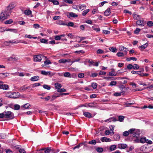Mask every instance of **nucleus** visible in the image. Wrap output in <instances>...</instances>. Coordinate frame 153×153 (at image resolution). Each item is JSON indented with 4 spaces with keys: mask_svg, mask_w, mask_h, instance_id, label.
Masks as SVG:
<instances>
[{
    "mask_svg": "<svg viewBox=\"0 0 153 153\" xmlns=\"http://www.w3.org/2000/svg\"><path fill=\"white\" fill-rule=\"evenodd\" d=\"M20 94L18 92H8L5 94V97L10 98L16 99L19 97Z\"/></svg>",
    "mask_w": 153,
    "mask_h": 153,
    "instance_id": "f257e3e1",
    "label": "nucleus"
},
{
    "mask_svg": "<svg viewBox=\"0 0 153 153\" xmlns=\"http://www.w3.org/2000/svg\"><path fill=\"white\" fill-rule=\"evenodd\" d=\"M10 14V11L7 10L1 13L0 16V20H4L8 18Z\"/></svg>",
    "mask_w": 153,
    "mask_h": 153,
    "instance_id": "f03ea898",
    "label": "nucleus"
},
{
    "mask_svg": "<svg viewBox=\"0 0 153 153\" xmlns=\"http://www.w3.org/2000/svg\"><path fill=\"white\" fill-rule=\"evenodd\" d=\"M130 134H132L133 137L138 138L140 134V131L139 130H136L134 128H131L129 130Z\"/></svg>",
    "mask_w": 153,
    "mask_h": 153,
    "instance_id": "7ed1b4c3",
    "label": "nucleus"
},
{
    "mask_svg": "<svg viewBox=\"0 0 153 153\" xmlns=\"http://www.w3.org/2000/svg\"><path fill=\"white\" fill-rule=\"evenodd\" d=\"M5 113V118H8L9 119H12L14 118V114L10 111L4 112Z\"/></svg>",
    "mask_w": 153,
    "mask_h": 153,
    "instance_id": "20e7f679",
    "label": "nucleus"
},
{
    "mask_svg": "<svg viewBox=\"0 0 153 153\" xmlns=\"http://www.w3.org/2000/svg\"><path fill=\"white\" fill-rule=\"evenodd\" d=\"M41 56L42 57H45L46 58V57L43 56V55L42 56L41 55H35L34 56L33 58L34 61L41 62L42 59Z\"/></svg>",
    "mask_w": 153,
    "mask_h": 153,
    "instance_id": "39448f33",
    "label": "nucleus"
},
{
    "mask_svg": "<svg viewBox=\"0 0 153 153\" xmlns=\"http://www.w3.org/2000/svg\"><path fill=\"white\" fill-rule=\"evenodd\" d=\"M67 16L68 18H70L71 17H77L78 16V15L74 13L71 12L68 13L67 15Z\"/></svg>",
    "mask_w": 153,
    "mask_h": 153,
    "instance_id": "423d86ee",
    "label": "nucleus"
},
{
    "mask_svg": "<svg viewBox=\"0 0 153 153\" xmlns=\"http://www.w3.org/2000/svg\"><path fill=\"white\" fill-rule=\"evenodd\" d=\"M119 49L120 51H123L124 52H125V54H127L128 49L127 48L121 45L119 46Z\"/></svg>",
    "mask_w": 153,
    "mask_h": 153,
    "instance_id": "0eeeda50",
    "label": "nucleus"
},
{
    "mask_svg": "<svg viewBox=\"0 0 153 153\" xmlns=\"http://www.w3.org/2000/svg\"><path fill=\"white\" fill-rule=\"evenodd\" d=\"M86 6L85 4H81L78 6L77 7V10H79L82 11L86 8Z\"/></svg>",
    "mask_w": 153,
    "mask_h": 153,
    "instance_id": "6e6552de",
    "label": "nucleus"
},
{
    "mask_svg": "<svg viewBox=\"0 0 153 153\" xmlns=\"http://www.w3.org/2000/svg\"><path fill=\"white\" fill-rule=\"evenodd\" d=\"M88 62L90 64L89 65V66H91V65H93L94 66H97L98 65L99 63L98 62H95L93 60H89Z\"/></svg>",
    "mask_w": 153,
    "mask_h": 153,
    "instance_id": "1a4fd4ad",
    "label": "nucleus"
},
{
    "mask_svg": "<svg viewBox=\"0 0 153 153\" xmlns=\"http://www.w3.org/2000/svg\"><path fill=\"white\" fill-rule=\"evenodd\" d=\"M101 141L102 142H110L112 140L111 139L106 137H103L100 138Z\"/></svg>",
    "mask_w": 153,
    "mask_h": 153,
    "instance_id": "9d476101",
    "label": "nucleus"
},
{
    "mask_svg": "<svg viewBox=\"0 0 153 153\" xmlns=\"http://www.w3.org/2000/svg\"><path fill=\"white\" fill-rule=\"evenodd\" d=\"M127 145L126 144H119L118 148L120 149H125L127 147Z\"/></svg>",
    "mask_w": 153,
    "mask_h": 153,
    "instance_id": "9b49d317",
    "label": "nucleus"
},
{
    "mask_svg": "<svg viewBox=\"0 0 153 153\" xmlns=\"http://www.w3.org/2000/svg\"><path fill=\"white\" fill-rule=\"evenodd\" d=\"M39 79V76H34L32 77L30 79L31 81H36Z\"/></svg>",
    "mask_w": 153,
    "mask_h": 153,
    "instance_id": "f8f14e48",
    "label": "nucleus"
},
{
    "mask_svg": "<svg viewBox=\"0 0 153 153\" xmlns=\"http://www.w3.org/2000/svg\"><path fill=\"white\" fill-rule=\"evenodd\" d=\"M117 120L115 118V117H110L109 118L105 120L104 121L105 122H110L112 121H113L114 122L116 121Z\"/></svg>",
    "mask_w": 153,
    "mask_h": 153,
    "instance_id": "ddd939ff",
    "label": "nucleus"
},
{
    "mask_svg": "<svg viewBox=\"0 0 153 153\" xmlns=\"http://www.w3.org/2000/svg\"><path fill=\"white\" fill-rule=\"evenodd\" d=\"M133 18L135 20H139L141 18V16L140 15H138L135 13H133Z\"/></svg>",
    "mask_w": 153,
    "mask_h": 153,
    "instance_id": "4468645a",
    "label": "nucleus"
},
{
    "mask_svg": "<svg viewBox=\"0 0 153 153\" xmlns=\"http://www.w3.org/2000/svg\"><path fill=\"white\" fill-rule=\"evenodd\" d=\"M83 114L85 116L88 118H91L92 117V114L89 112H83Z\"/></svg>",
    "mask_w": 153,
    "mask_h": 153,
    "instance_id": "2eb2a0df",
    "label": "nucleus"
},
{
    "mask_svg": "<svg viewBox=\"0 0 153 153\" xmlns=\"http://www.w3.org/2000/svg\"><path fill=\"white\" fill-rule=\"evenodd\" d=\"M136 23L137 24L140 26H144V23L143 20L139 19L137 21Z\"/></svg>",
    "mask_w": 153,
    "mask_h": 153,
    "instance_id": "dca6fc26",
    "label": "nucleus"
},
{
    "mask_svg": "<svg viewBox=\"0 0 153 153\" xmlns=\"http://www.w3.org/2000/svg\"><path fill=\"white\" fill-rule=\"evenodd\" d=\"M29 88H30V86L25 87L24 85L19 88V90L21 92H23Z\"/></svg>",
    "mask_w": 153,
    "mask_h": 153,
    "instance_id": "f3484780",
    "label": "nucleus"
},
{
    "mask_svg": "<svg viewBox=\"0 0 153 153\" xmlns=\"http://www.w3.org/2000/svg\"><path fill=\"white\" fill-rule=\"evenodd\" d=\"M55 86L56 89L59 90L61 88L62 85L60 83H56L55 84Z\"/></svg>",
    "mask_w": 153,
    "mask_h": 153,
    "instance_id": "a211bd4d",
    "label": "nucleus"
},
{
    "mask_svg": "<svg viewBox=\"0 0 153 153\" xmlns=\"http://www.w3.org/2000/svg\"><path fill=\"white\" fill-rule=\"evenodd\" d=\"M148 44L147 43H146L143 44L141 46H139V48H140L142 50H143L145 49L148 46Z\"/></svg>",
    "mask_w": 153,
    "mask_h": 153,
    "instance_id": "6ab92c4d",
    "label": "nucleus"
},
{
    "mask_svg": "<svg viewBox=\"0 0 153 153\" xmlns=\"http://www.w3.org/2000/svg\"><path fill=\"white\" fill-rule=\"evenodd\" d=\"M24 14L26 15H29L31 14L32 13L31 11L29 10H25L24 11Z\"/></svg>",
    "mask_w": 153,
    "mask_h": 153,
    "instance_id": "aec40b11",
    "label": "nucleus"
},
{
    "mask_svg": "<svg viewBox=\"0 0 153 153\" xmlns=\"http://www.w3.org/2000/svg\"><path fill=\"white\" fill-rule=\"evenodd\" d=\"M126 54H125V52H124V53L118 52L117 53V55L118 57L123 56Z\"/></svg>",
    "mask_w": 153,
    "mask_h": 153,
    "instance_id": "412c9836",
    "label": "nucleus"
},
{
    "mask_svg": "<svg viewBox=\"0 0 153 153\" xmlns=\"http://www.w3.org/2000/svg\"><path fill=\"white\" fill-rule=\"evenodd\" d=\"M50 2L53 3L55 5H58L59 4V2L56 0H48Z\"/></svg>",
    "mask_w": 153,
    "mask_h": 153,
    "instance_id": "4be33fe9",
    "label": "nucleus"
},
{
    "mask_svg": "<svg viewBox=\"0 0 153 153\" xmlns=\"http://www.w3.org/2000/svg\"><path fill=\"white\" fill-rule=\"evenodd\" d=\"M109 149L111 151H113L116 149V146L115 145H111L110 146Z\"/></svg>",
    "mask_w": 153,
    "mask_h": 153,
    "instance_id": "5701e85b",
    "label": "nucleus"
},
{
    "mask_svg": "<svg viewBox=\"0 0 153 153\" xmlns=\"http://www.w3.org/2000/svg\"><path fill=\"white\" fill-rule=\"evenodd\" d=\"M113 138L115 140H117L120 139V135L119 134H115L113 137Z\"/></svg>",
    "mask_w": 153,
    "mask_h": 153,
    "instance_id": "b1692460",
    "label": "nucleus"
},
{
    "mask_svg": "<svg viewBox=\"0 0 153 153\" xmlns=\"http://www.w3.org/2000/svg\"><path fill=\"white\" fill-rule=\"evenodd\" d=\"M5 31H10L11 32H13L15 33H16L17 32V30L16 29H6Z\"/></svg>",
    "mask_w": 153,
    "mask_h": 153,
    "instance_id": "393cba45",
    "label": "nucleus"
},
{
    "mask_svg": "<svg viewBox=\"0 0 153 153\" xmlns=\"http://www.w3.org/2000/svg\"><path fill=\"white\" fill-rule=\"evenodd\" d=\"M110 13V8H108L104 12V14L105 16H108L109 15Z\"/></svg>",
    "mask_w": 153,
    "mask_h": 153,
    "instance_id": "a878e982",
    "label": "nucleus"
},
{
    "mask_svg": "<svg viewBox=\"0 0 153 153\" xmlns=\"http://www.w3.org/2000/svg\"><path fill=\"white\" fill-rule=\"evenodd\" d=\"M125 92L124 91H122L120 93H118L116 92L114 94V96L117 97L120 96L121 95V94H124Z\"/></svg>",
    "mask_w": 153,
    "mask_h": 153,
    "instance_id": "bb28decb",
    "label": "nucleus"
},
{
    "mask_svg": "<svg viewBox=\"0 0 153 153\" xmlns=\"http://www.w3.org/2000/svg\"><path fill=\"white\" fill-rule=\"evenodd\" d=\"M58 62L60 63H64L67 62H69L68 60L66 59H62L59 60Z\"/></svg>",
    "mask_w": 153,
    "mask_h": 153,
    "instance_id": "cd10ccee",
    "label": "nucleus"
},
{
    "mask_svg": "<svg viewBox=\"0 0 153 153\" xmlns=\"http://www.w3.org/2000/svg\"><path fill=\"white\" fill-rule=\"evenodd\" d=\"M56 24L59 25H66V23H64L63 21L61 20L57 22Z\"/></svg>",
    "mask_w": 153,
    "mask_h": 153,
    "instance_id": "c85d7f7f",
    "label": "nucleus"
},
{
    "mask_svg": "<svg viewBox=\"0 0 153 153\" xmlns=\"http://www.w3.org/2000/svg\"><path fill=\"white\" fill-rule=\"evenodd\" d=\"M9 88V86L6 84H3L2 85L1 87V89L7 90Z\"/></svg>",
    "mask_w": 153,
    "mask_h": 153,
    "instance_id": "c756f323",
    "label": "nucleus"
},
{
    "mask_svg": "<svg viewBox=\"0 0 153 153\" xmlns=\"http://www.w3.org/2000/svg\"><path fill=\"white\" fill-rule=\"evenodd\" d=\"M51 148V147L45 148L44 152L45 153H49L52 150Z\"/></svg>",
    "mask_w": 153,
    "mask_h": 153,
    "instance_id": "7c9ffc66",
    "label": "nucleus"
},
{
    "mask_svg": "<svg viewBox=\"0 0 153 153\" xmlns=\"http://www.w3.org/2000/svg\"><path fill=\"white\" fill-rule=\"evenodd\" d=\"M137 60V59L135 57H130L129 58H128L126 59V60L127 61H130L131 60H133L134 61H136Z\"/></svg>",
    "mask_w": 153,
    "mask_h": 153,
    "instance_id": "2f4dec72",
    "label": "nucleus"
},
{
    "mask_svg": "<svg viewBox=\"0 0 153 153\" xmlns=\"http://www.w3.org/2000/svg\"><path fill=\"white\" fill-rule=\"evenodd\" d=\"M16 42V44L20 42L23 43L24 44H27V42L23 40H17Z\"/></svg>",
    "mask_w": 153,
    "mask_h": 153,
    "instance_id": "473e14b6",
    "label": "nucleus"
},
{
    "mask_svg": "<svg viewBox=\"0 0 153 153\" xmlns=\"http://www.w3.org/2000/svg\"><path fill=\"white\" fill-rule=\"evenodd\" d=\"M125 118V117L123 116H120L118 117V120L120 122H122L123 121Z\"/></svg>",
    "mask_w": 153,
    "mask_h": 153,
    "instance_id": "72a5a7b5",
    "label": "nucleus"
},
{
    "mask_svg": "<svg viewBox=\"0 0 153 153\" xmlns=\"http://www.w3.org/2000/svg\"><path fill=\"white\" fill-rule=\"evenodd\" d=\"M40 42L42 43L48 44V40L45 39H41L40 40Z\"/></svg>",
    "mask_w": 153,
    "mask_h": 153,
    "instance_id": "f704fd0d",
    "label": "nucleus"
},
{
    "mask_svg": "<svg viewBox=\"0 0 153 153\" xmlns=\"http://www.w3.org/2000/svg\"><path fill=\"white\" fill-rule=\"evenodd\" d=\"M83 144H84V143H80L79 144H78V145L75 146L74 148H73V150H75L76 149H78Z\"/></svg>",
    "mask_w": 153,
    "mask_h": 153,
    "instance_id": "c9c22d12",
    "label": "nucleus"
},
{
    "mask_svg": "<svg viewBox=\"0 0 153 153\" xmlns=\"http://www.w3.org/2000/svg\"><path fill=\"white\" fill-rule=\"evenodd\" d=\"M117 73L114 71H111L109 72L108 75L110 76H115L117 75Z\"/></svg>",
    "mask_w": 153,
    "mask_h": 153,
    "instance_id": "e433bc0d",
    "label": "nucleus"
},
{
    "mask_svg": "<svg viewBox=\"0 0 153 153\" xmlns=\"http://www.w3.org/2000/svg\"><path fill=\"white\" fill-rule=\"evenodd\" d=\"M31 106L30 104L29 103H26L24 105H23V107L25 109H28Z\"/></svg>",
    "mask_w": 153,
    "mask_h": 153,
    "instance_id": "4c0bfd02",
    "label": "nucleus"
},
{
    "mask_svg": "<svg viewBox=\"0 0 153 153\" xmlns=\"http://www.w3.org/2000/svg\"><path fill=\"white\" fill-rule=\"evenodd\" d=\"M41 74H42L45 75H47L48 74H50V72H46V71H41Z\"/></svg>",
    "mask_w": 153,
    "mask_h": 153,
    "instance_id": "58836bf2",
    "label": "nucleus"
},
{
    "mask_svg": "<svg viewBox=\"0 0 153 153\" xmlns=\"http://www.w3.org/2000/svg\"><path fill=\"white\" fill-rule=\"evenodd\" d=\"M146 138L145 137H142L140 140V142L142 143H144L146 142Z\"/></svg>",
    "mask_w": 153,
    "mask_h": 153,
    "instance_id": "ea45409f",
    "label": "nucleus"
},
{
    "mask_svg": "<svg viewBox=\"0 0 153 153\" xmlns=\"http://www.w3.org/2000/svg\"><path fill=\"white\" fill-rule=\"evenodd\" d=\"M110 50L113 52H115L117 50L116 48L114 47H110L109 48Z\"/></svg>",
    "mask_w": 153,
    "mask_h": 153,
    "instance_id": "a19ab883",
    "label": "nucleus"
},
{
    "mask_svg": "<svg viewBox=\"0 0 153 153\" xmlns=\"http://www.w3.org/2000/svg\"><path fill=\"white\" fill-rule=\"evenodd\" d=\"M96 150L98 152L101 153L103 151V149L101 147H97L96 149Z\"/></svg>",
    "mask_w": 153,
    "mask_h": 153,
    "instance_id": "79ce46f5",
    "label": "nucleus"
},
{
    "mask_svg": "<svg viewBox=\"0 0 153 153\" xmlns=\"http://www.w3.org/2000/svg\"><path fill=\"white\" fill-rule=\"evenodd\" d=\"M130 134V132H129V130L128 131H126L123 132V135L126 137L128 136L129 134Z\"/></svg>",
    "mask_w": 153,
    "mask_h": 153,
    "instance_id": "37998d69",
    "label": "nucleus"
},
{
    "mask_svg": "<svg viewBox=\"0 0 153 153\" xmlns=\"http://www.w3.org/2000/svg\"><path fill=\"white\" fill-rule=\"evenodd\" d=\"M74 23L71 22H69L68 23L66 24L65 25H67L68 27H74Z\"/></svg>",
    "mask_w": 153,
    "mask_h": 153,
    "instance_id": "c03bdc74",
    "label": "nucleus"
},
{
    "mask_svg": "<svg viewBox=\"0 0 153 153\" xmlns=\"http://www.w3.org/2000/svg\"><path fill=\"white\" fill-rule=\"evenodd\" d=\"M89 9H87L84 10L82 12V15L83 16H85L89 11Z\"/></svg>",
    "mask_w": 153,
    "mask_h": 153,
    "instance_id": "a18cd8bd",
    "label": "nucleus"
},
{
    "mask_svg": "<svg viewBox=\"0 0 153 153\" xmlns=\"http://www.w3.org/2000/svg\"><path fill=\"white\" fill-rule=\"evenodd\" d=\"M71 74L69 72H65L64 74V76L65 77H71Z\"/></svg>",
    "mask_w": 153,
    "mask_h": 153,
    "instance_id": "49530a36",
    "label": "nucleus"
},
{
    "mask_svg": "<svg viewBox=\"0 0 153 153\" xmlns=\"http://www.w3.org/2000/svg\"><path fill=\"white\" fill-rule=\"evenodd\" d=\"M43 87L44 88L47 90H50L51 88L50 86L47 85H43Z\"/></svg>",
    "mask_w": 153,
    "mask_h": 153,
    "instance_id": "de8ad7c7",
    "label": "nucleus"
},
{
    "mask_svg": "<svg viewBox=\"0 0 153 153\" xmlns=\"http://www.w3.org/2000/svg\"><path fill=\"white\" fill-rule=\"evenodd\" d=\"M13 22V20L12 19H10L9 20L6 21L5 22V24H10L12 23Z\"/></svg>",
    "mask_w": 153,
    "mask_h": 153,
    "instance_id": "09e8293b",
    "label": "nucleus"
},
{
    "mask_svg": "<svg viewBox=\"0 0 153 153\" xmlns=\"http://www.w3.org/2000/svg\"><path fill=\"white\" fill-rule=\"evenodd\" d=\"M91 86L94 89H96L97 87V84L96 83H92Z\"/></svg>",
    "mask_w": 153,
    "mask_h": 153,
    "instance_id": "8fccbe9b",
    "label": "nucleus"
},
{
    "mask_svg": "<svg viewBox=\"0 0 153 153\" xmlns=\"http://www.w3.org/2000/svg\"><path fill=\"white\" fill-rule=\"evenodd\" d=\"M147 25L148 26L151 27L153 26V22L151 21H149L147 22Z\"/></svg>",
    "mask_w": 153,
    "mask_h": 153,
    "instance_id": "3c124183",
    "label": "nucleus"
},
{
    "mask_svg": "<svg viewBox=\"0 0 153 153\" xmlns=\"http://www.w3.org/2000/svg\"><path fill=\"white\" fill-rule=\"evenodd\" d=\"M88 143L90 144L95 145L96 143V142L95 140H93L91 141H89L88 142Z\"/></svg>",
    "mask_w": 153,
    "mask_h": 153,
    "instance_id": "603ef678",
    "label": "nucleus"
},
{
    "mask_svg": "<svg viewBox=\"0 0 153 153\" xmlns=\"http://www.w3.org/2000/svg\"><path fill=\"white\" fill-rule=\"evenodd\" d=\"M139 68V66L137 64H134L133 66V69L134 70H137Z\"/></svg>",
    "mask_w": 153,
    "mask_h": 153,
    "instance_id": "864d4df0",
    "label": "nucleus"
},
{
    "mask_svg": "<svg viewBox=\"0 0 153 153\" xmlns=\"http://www.w3.org/2000/svg\"><path fill=\"white\" fill-rule=\"evenodd\" d=\"M117 84L116 81H112L109 84V85L114 86L115 85Z\"/></svg>",
    "mask_w": 153,
    "mask_h": 153,
    "instance_id": "5fc2aeb1",
    "label": "nucleus"
},
{
    "mask_svg": "<svg viewBox=\"0 0 153 153\" xmlns=\"http://www.w3.org/2000/svg\"><path fill=\"white\" fill-rule=\"evenodd\" d=\"M20 106L18 104L15 105H14V109L16 110H18L19 109Z\"/></svg>",
    "mask_w": 153,
    "mask_h": 153,
    "instance_id": "6e6d98bb",
    "label": "nucleus"
},
{
    "mask_svg": "<svg viewBox=\"0 0 153 153\" xmlns=\"http://www.w3.org/2000/svg\"><path fill=\"white\" fill-rule=\"evenodd\" d=\"M44 63L45 65L51 64V62L50 60L49 59L46 60L44 61Z\"/></svg>",
    "mask_w": 153,
    "mask_h": 153,
    "instance_id": "4d7b16f0",
    "label": "nucleus"
},
{
    "mask_svg": "<svg viewBox=\"0 0 153 153\" xmlns=\"http://www.w3.org/2000/svg\"><path fill=\"white\" fill-rule=\"evenodd\" d=\"M127 68L129 70H131L133 68V65L131 64H129L127 65Z\"/></svg>",
    "mask_w": 153,
    "mask_h": 153,
    "instance_id": "13d9d810",
    "label": "nucleus"
},
{
    "mask_svg": "<svg viewBox=\"0 0 153 153\" xmlns=\"http://www.w3.org/2000/svg\"><path fill=\"white\" fill-rule=\"evenodd\" d=\"M54 39L56 40H59L61 39L59 35L55 36H54Z\"/></svg>",
    "mask_w": 153,
    "mask_h": 153,
    "instance_id": "bf43d9fd",
    "label": "nucleus"
},
{
    "mask_svg": "<svg viewBox=\"0 0 153 153\" xmlns=\"http://www.w3.org/2000/svg\"><path fill=\"white\" fill-rule=\"evenodd\" d=\"M97 53L98 54H102L104 53V51L99 49L97 51Z\"/></svg>",
    "mask_w": 153,
    "mask_h": 153,
    "instance_id": "052dcab7",
    "label": "nucleus"
},
{
    "mask_svg": "<svg viewBox=\"0 0 153 153\" xmlns=\"http://www.w3.org/2000/svg\"><path fill=\"white\" fill-rule=\"evenodd\" d=\"M33 27L34 28H39L40 27V25H39L37 24H35L33 25Z\"/></svg>",
    "mask_w": 153,
    "mask_h": 153,
    "instance_id": "680f3d73",
    "label": "nucleus"
},
{
    "mask_svg": "<svg viewBox=\"0 0 153 153\" xmlns=\"http://www.w3.org/2000/svg\"><path fill=\"white\" fill-rule=\"evenodd\" d=\"M61 18V16H55L53 17V19L54 20H56L60 19Z\"/></svg>",
    "mask_w": 153,
    "mask_h": 153,
    "instance_id": "e2e57ef3",
    "label": "nucleus"
},
{
    "mask_svg": "<svg viewBox=\"0 0 153 153\" xmlns=\"http://www.w3.org/2000/svg\"><path fill=\"white\" fill-rule=\"evenodd\" d=\"M66 91V90L64 88H61L59 89V90H57V91L59 92H65Z\"/></svg>",
    "mask_w": 153,
    "mask_h": 153,
    "instance_id": "0e129e2a",
    "label": "nucleus"
},
{
    "mask_svg": "<svg viewBox=\"0 0 153 153\" xmlns=\"http://www.w3.org/2000/svg\"><path fill=\"white\" fill-rule=\"evenodd\" d=\"M140 29L138 28H137L134 31V33L136 34H138L140 32Z\"/></svg>",
    "mask_w": 153,
    "mask_h": 153,
    "instance_id": "69168bd1",
    "label": "nucleus"
},
{
    "mask_svg": "<svg viewBox=\"0 0 153 153\" xmlns=\"http://www.w3.org/2000/svg\"><path fill=\"white\" fill-rule=\"evenodd\" d=\"M73 0H64V1L66 3L71 4L73 2Z\"/></svg>",
    "mask_w": 153,
    "mask_h": 153,
    "instance_id": "338daca9",
    "label": "nucleus"
},
{
    "mask_svg": "<svg viewBox=\"0 0 153 153\" xmlns=\"http://www.w3.org/2000/svg\"><path fill=\"white\" fill-rule=\"evenodd\" d=\"M123 12L124 13H128L130 15H131L132 14V13L131 11H129L127 10H124Z\"/></svg>",
    "mask_w": 153,
    "mask_h": 153,
    "instance_id": "774afa93",
    "label": "nucleus"
}]
</instances>
